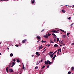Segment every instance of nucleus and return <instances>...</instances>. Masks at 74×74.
Returning a JSON list of instances; mask_svg holds the SVG:
<instances>
[{
    "label": "nucleus",
    "mask_w": 74,
    "mask_h": 74,
    "mask_svg": "<svg viewBox=\"0 0 74 74\" xmlns=\"http://www.w3.org/2000/svg\"><path fill=\"white\" fill-rule=\"evenodd\" d=\"M11 64H12V65L11 66ZM15 63L14 62H12V63H10L8 65L9 67L8 68L10 69V66H11V67H13L14 66V65H15Z\"/></svg>",
    "instance_id": "obj_1"
},
{
    "label": "nucleus",
    "mask_w": 74,
    "mask_h": 74,
    "mask_svg": "<svg viewBox=\"0 0 74 74\" xmlns=\"http://www.w3.org/2000/svg\"><path fill=\"white\" fill-rule=\"evenodd\" d=\"M45 64H51L52 63V62H50L49 60H47L45 62Z\"/></svg>",
    "instance_id": "obj_2"
},
{
    "label": "nucleus",
    "mask_w": 74,
    "mask_h": 74,
    "mask_svg": "<svg viewBox=\"0 0 74 74\" xmlns=\"http://www.w3.org/2000/svg\"><path fill=\"white\" fill-rule=\"evenodd\" d=\"M27 41V39H25L22 40V42L23 44H24V43H25V42H26Z\"/></svg>",
    "instance_id": "obj_3"
},
{
    "label": "nucleus",
    "mask_w": 74,
    "mask_h": 74,
    "mask_svg": "<svg viewBox=\"0 0 74 74\" xmlns=\"http://www.w3.org/2000/svg\"><path fill=\"white\" fill-rule=\"evenodd\" d=\"M39 53H38V52H37L36 53V55H38V56H36V57H38V56H40V54H39Z\"/></svg>",
    "instance_id": "obj_4"
},
{
    "label": "nucleus",
    "mask_w": 74,
    "mask_h": 74,
    "mask_svg": "<svg viewBox=\"0 0 74 74\" xmlns=\"http://www.w3.org/2000/svg\"><path fill=\"white\" fill-rule=\"evenodd\" d=\"M9 72H10V73H11V72H14V71L12 69H10L9 70Z\"/></svg>",
    "instance_id": "obj_5"
},
{
    "label": "nucleus",
    "mask_w": 74,
    "mask_h": 74,
    "mask_svg": "<svg viewBox=\"0 0 74 74\" xmlns=\"http://www.w3.org/2000/svg\"><path fill=\"white\" fill-rule=\"evenodd\" d=\"M43 37L45 38H48V35L47 34H46Z\"/></svg>",
    "instance_id": "obj_6"
},
{
    "label": "nucleus",
    "mask_w": 74,
    "mask_h": 74,
    "mask_svg": "<svg viewBox=\"0 0 74 74\" xmlns=\"http://www.w3.org/2000/svg\"><path fill=\"white\" fill-rule=\"evenodd\" d=\"M36 38L37 39H39V40H41V38L40 37V36H36Z\"/></svg>",
    "instance_id": "obj_7"
},
{
    "label": "nucleus",
    "mask_w": 74,
    "mask_h": 74,
    "mask_svg": "<svg viewBox=\"0 0 74 74\" xmlns=\"http://www.w3.org/2000/svg\"><path fill=\"white\" fill-rule=\"evenodd\" d=\"M58 46H58V45L56 44H55L54 45V47H55V48H56V47H58Z\"/></svg>",
    "instance_id": "obj_8"
},
{
    "label": "nucleus",
    "mask_w": 74,
    "mask_h": 74,
    "mask_svg": "<svg viewBox=\"0 0 74 74\" xmlns=\"http://www.w3.org/2000/svg\"><path fill=\"white\" fill-rule=\"evenodd\" d=\"M62 37L63 38H66V35H62Z\"/></svg>",
    "instance_id": "obj_9"
},
{
    "label": "nucleus",
    "mask_w": 74,
    "mask_h": 74,
    "mask_svg": "<svg viewBox=\"0 0 74 74\" xmlns=\"http://www.w3.org/2000/svg\"><path fill=\"white\" fill-rule=\"evenodd\" d=\"M50 56L51 58H53V55L51 54L50 55Z\"/></svg>",
    "instance_id": "obj_10"
},
{
    "label": "nucleus",
    "mask_w": 74,
    "mask_h": 74,
    "mask_svg": "<svg viewBox=\"0 0 74 74\" xmlns=\"http://www.w3.org/2000/svg\"><path fill=\"white\" fill-rule=\"evenodd\" d=\"M62 12H63V13H65V12H66V11L64 10H62Z\"/></svg>",
    "instance_id": "obj_11"
},
{
    "label": "nucleus",
    "mask_w": 74,
    "mask_h": 74,
    "mask_svg": "<svg viewBox=\"0 0 74 74\" xmlns=\"http://www.w3.org/2000/svg\"><path fill=\"white\" fill-rule=\"evenodd\" d=\"M74 67L72 66V67L71 68V70L72 71H73L74 70Z\"/></svg>",
    "instance_id": "obj_12"
},
{
    "label": "nucleus",
    "mask_w": 74,
    "mask_h": 74,
    "mask_svg": "<svg viewBox=\"0 0 74 74\" xmlns=\"http://www.w3.org/2000/svg\"><path fill=\"white\" fill-rule=\"evenodd\" d=\"M10 56L11 57H12L13 56V54H12V53H10Z\"/></svg>",
    "instance_id": "obj_13"
},
{
    "label": "nucleus",
    "mask_w": 74,
    "mask_h": 74,
    "mask_svg": "<svg viewBox=\"0 0 74 74\" xmlns=\"http://www.w3.org/2000/svg\"><path fill=\"white\" fill-rule=\"evenodd\" d=\"M16 60H17V62H18V63H19V62H20V61H19V59H17Z\"/></svg>",
    "instance_id": "obj_14"
},
{
    "label": "nucleus",
    "mask_w": 74,
    "mask_h": 74,
    "mask_svg": "<svg viewBox=\"0 0 74 74\" xmlns=\"http://www.w3.org/2000/svg\"><path fill=\"white\" fill-rule=\"evenodd\" d=\"M51 32H52V33H56V30H52L51 31Z\"/></svg>",
    "instance_id": "obj_15"
},
{
    "label": "nucleus",
    "mask_w": 74,
    "mask_h": 74,
    "mask_svg": "<svg viewBox=\"0 0 74 74\" xmlns=\"http://www.w3.org/2000/svg\"><path fill=\"white\" fill-rule=\"evenodd\" d=\"M55 57H56V55H55L52 58V60H53L55 58Z\"/></svg>",
    "instance_id": "obj_16"
},
{
    "label": "nucleus",
    "mask_w": 74,
    "mask_h": 74,
    "mask_svg": "<svg viewBox=\"0 0 74 74\" xmlns=\"http://www.w3.org/2000/svg\"><path fill=\"white\" fill-rule=\"evenodd\" d=\"M52 35L53 36H54V37H56V35H55V34L53 33L52 34Z\"/></svg>",
    "instance_id": "obj_17"
},
{
    "label": "nucleus",
    "mask_w": 74,
    "mask_h": 74,
    "mask_svg": "<svg viewBox=\"0 0 74 74\" xmlns=\"http://www.w3.org/2000/svg\"><path fill=\"white\" fill-rule=\"evenodd\" d=\"M31 1H32V4H33V3H34V0H32Z\"/></svg>",
    "instance_id": "obj_18"
},
{
    "label": "nucleus",
    "mask_w": 74,
    "mask_h": 74,
    "mask_svg": "<svg viewBox=\"0 0 74 74\" xmlns=\"http://www.w3.org/2000/svg\"><path fill=\"white\" fill-rule=\"evenodd\" d=\"M51 35V34H49V33L47 34V36H50Z\"/></svg>",
    "instance_id": "obj_19"
},
{
    "label": "nucleus",
    "mask_w": 74,
    "mask_h": 74,
    "mask_svg": "<svg viewBox=\"0 0 74 74\" xmlns=\"http://www.w3.org/2000/svg\"><path fill=\"white\" fill-rule=\"evenodd\" d=\"M44 67H45V65H44L42 67V68H41V69H42L44 68Z\"/></svg>",
    "instance_id": "obj_20"
},
{
    "label": "nucleus",
    "mask_w": 74,
    "mask_h": 74,
    "mask_svg": "<svg viewBox=\"0 0 74 74\" xmlns=\"http://www.w3.org/2000/svg\"><path fill=\"white\" fill-rule=\"evenodd\" d=\"M8 67H7L6 68V70L7 73H8Z\"/></svg>",
    "instance_id": "obj_21"
},
{
    "label": "nucleus",
    "mask_w": 74,
    "mask_h": 74,
    "mask_svg": "<svg viewBox=\"0 0 74 74\" xmlns=\"http://www.w3.org/2000/svg\"><path fill=\"white\" fill-rule=\"evenodd\" d=\"M52 53H53V52L50 51V52H49V55H51L52 54ZM50 53H51V54H50Z\"/></svg>",
    "instance_id": "obj_22"
},
{
    "label": "nucleus",
    "mask_w": 74,
    "mask_h": 74,
    "mask_svg": "<svg viewBox=\"0 0 74 74\" xmlns=\"http://www.w3.org/2000/svg\"><path fill=\"white\" fill-rule=\"evenodd\" d=\"M59 32V30H58L56 31L55 33H58V32Z\"/></svg>",
    "instance_id": "obj_23"
},
{
    "label": "nucleus",
    "mask_w": 74,
    "mask_h": 74,
    "mask_svg": "<svg viewBox=\"0 0 74 74\" xmlns=\"http://www.w3.org/2000/svg\"><path fill=\"white\" fill-rule=\"evenodd\" d=\"M39 64V63H38V62L37 61L36 64V65H38Z\"/></svg>",
    "instance_id": "obj_24"
},
{
    "label": "nucleus",
    "mask_w": 74,
    "mask_h": 74,
    "mask_svg": "<svg viewBox=\"0 0 74 74\" xmlns=\"http://www.w3.org/2000/svg\"><path fill=\"white\" fill-rule=\"evenodd\" d=\"M25 69L24 70H25L26 69L25 68V67H24V65H23V69Z\"/></svg>",
    "instance_id": "obj_25"
},
{
    "label": "nucleus",
    "mask_w": 74,
    "mask_h": 74,
    "mask_svg": "<svg viewBox=\"0 0 74 74\" xmlns=\"http://www.w3.org/2000/svg\"><path fill=\"white\" fill-rule=\"evenodd\" d=\"M71 72H70V71H69V72H68V74H71Z\"/></svg>",
    "instance_id": "obj_26"
},
{
    "label": "nucleus",
    "mask_w": 74,
    "mask_h": 74,
    "mask_svg": "<svg viewBox=\"0 0 74 74\" xmlns=\"http://www.w3.org/2000/svg\"><path fill=\"white\" fill-rule=\"evenodd\" d=\"M70 34V33H67V36H68V37H69V34Z\"/></svg>",
    "instance_id": "obj_27"
},
{
    "label": "nucleus",
    "mask_w": 74,
    "mask_h": 74,
    "mask_svg": "<svg viewBox=\"0 0 74 74\" xmlns=\"http://www.w3.org/2000/svg\"><path fill=\"white\" fill-rule=\"evenodd\" d=\"M57 40H58L59 41H60V40H59V38H57Z\"/></svg>",
    "instance_id": "obj_28"
},
{
    "label": "nucleus",
    "mask_w": 74,
    "mask_h": 74,
    "mask_svg": "<svg viewBox=\"0 0 74 74\" xmlns=\"http://www.w3.org/2000/svg\"><path fill=\"white\" fill-rule=\"evenodd\" d=\"M38 66H36L35 67V69H38Z\"/></svg>",
    "instance_id": "obj_29"
},
{
    "label": "nucleus",
    "mask_w": 74,
    "mask_h": 74,
    "mask_svg": "<svg viewBox=\"0 0 74 74\" xmlns=\"http://www.w3.org/2000/svg\"><path fill=\"white\" fill-rule=\"evenodd\" d=\"M73 25H74V23H72L71 24V26H73Z\"/></svg>",
    "instance_id": "obj_30"
},
{
    "label": "nucleus",
    "mask_w": 74,
    "mask_h": 74,
    "mask_svg": "<svg viewBox=\"0 0 74 74\" xmlns=\"http://www.w3.org/2000/svg\"><path fill=\"white\" fill-rule=\"evenodd\" d=\"M45 30V29H43L41 31V32H43V31H44Z\"/></svg>",
    "instance_id": "obj_31"
},
{
    "label": "nucleus",
    "mask_w": 74,
    "mask_h": 74,
    "mask_svg": "<svg viewBox=\"0 0 74 74\" xmlns=\"http://www.w3.org/2000/svg\"><path fill=\"white\" fill-rule=\"evenodd\" d=\"M23 37H26V36H27V35H23Z\"/></svg>",
    "instance_id": "obj_32"
},
{
    "label": "nucleus",
    "mask_w": 74,
    "mask_h": 74,
    "mask_svg": "<svg viewBox=\"0 0 74 74\" xmlns=\"http://www.w3.org/2000/svg\"><path fill=\"white\" fill-rule=\"evenodd\" d=\"M59 51H58L57 53V55H59Z\"/></svg>",
    "instance_id": "obj_33"
},
{
    "label": "nucleus",
    "mask_w": 74,
    "mask_h": 74,
    "mask_svg": "<svg viewBox=\"0 0 74 74\" xmlns=\"http://www.w3.org/2000/svg\"><path fill=\"white\" fill-rule=\"evenodd\" d=\"M70 19H71V17H70L69 18H68V19H69V20H70Z\"/></svg>",
    "instance_id": "obj_34"
},
{
    "label": "nucleus",
    "mask_w": 74,
    "mask_h": 74,
    "mask_svg": "<svg viewBox=\"0 0 74 74\" xmlns=\"http://www.w3.org/2000/svg\"><path fill=\"white\" fill-rule=\"evenodd\" d=\"M44 42V40H42V41H41V42H42V43H43V42Z\"/></svg>",
    "instance_id": "obj_35"
},
{
    "label": "nucleus",
    "mask_w": 74,
    "mask_h": 74,
    "mask_svg": "<svg viewBox=\"0 0 74 74\" xmlns=\"http://www.w3.org/2000/svg\"><path fill=\"white\" fill-rule=\"evenodd\" d=\"M50 43H53V42L52 41H51L50 42Z\"/></svg>",
    "instance_id": "obj_36"
},
{
    "label": "nucleus",
    "mask_w": 74,
    "mask_h": 74,
    "mask_svg": "<svg viewBox=\"0 0 74 74\" xmlns=\"http://www.w3.org/2000/svg\"><path fill=\"white\" fill-rule=\"evenodd\" d=\"M54 41H55V42L56 41V39H54Z\"/></svg>",
    "instance_id": "obj_37"
},
{
    "label": "nucleus",
    "mask_w": 74,
    "mask_h": 74,
    "mask_svg": "<svg viewBox=\"0 0 74 74\" xmlns=\"http://www.w3.org/2000/svg\"><path fill=\"white\" fill-rule=\"evenodd\" d=\"M47 45H48V47H49V46H50V45L48 44Z\"/></svg>",
    "instance_id": "obj_38"
},
{
    "label": "nucleus",
    "mask_w": 74,
    "mask_h": 74,
    "mask_svg": "<svg viewBox=\"0 0 74 74\" xmlns=\"http://www.w3.org/2000/svg\"><path fill=\"white\" fill-rule=\"evenodd\" d=\"M60 52H61L62 51V50H61V49H60Z\"/></svg>",
    "instance_id": "obj_39"
},
{
    "label": "nucleus",
    "mask_w": 74,
    "mask_h": 74,
    "mask_svg": "<svg viewBox=\"0 0 74 74\" xmlns=\"http://www.w3.org/2000/svg\"><path fill=\"white\" fill-rule=\"evenodd\" d=\"M63 32H64V33H66V32H64V31L63 30Z\"/></svg>",
    "instance_id": "obj_40"
},
{
    "label": "nucleus",
    "mask_w": 74,
    "mask_h": 74,
    "mask_svg": "<svg viewBox=\"0 0 74 74\" xmlns=\"http://www.w3.org/2000/svg\"><path fill=\"white\" fill-rule=\"evenodd\" d=\"M13 62H15V59H13Z\"/></svg>",
    "instance_id": "obj_41"
},
{
    "label": "nucleus",
    "mask_w": 74,
    "mask_h": 74,
    "mask_svg": "<svg viewBox=\"0 0 74 74\" xmlns=\"http://www.w3.org/2000/svg\"><path fill=\"white\" fill-rule=\"evenodd\" d=\"M49 65L48 66H47V68H49Z\"/></svg>",
    "instance_id": "obj_42"
},
{
    "label": "nucleus",
    "mask_w": 74,
    "mask_h": 74,
    "mask_svg": "<svg viewBox=\"0 0 74 74\" xmlns=\"http://www.w3.org/2000/svg\"><path fill=\"white\" fill-rule=\"evenodd\" d=\"M15 46H16V47H19V45H16Z\"/></svg>",
    "instance_id": "obj_43"
},
{
    "label": "nucleus",
    "mask_w": 74,
    "mask_h": 74,
    "mask_svg": "<svg viewBox=\"0 0 74 74\" xmlns=\"http://www.w3.org/2000/svg\"><path fill=\"white\" fill-rule=\"evenodd\" d=\"M58 52V51L56 50V51H55V52H54V53H56V52Z\"/></svg>",
    "instance_id": "obj_44"
},
{
    "label": "nucleus",
    "mask_w": 74,
    "mask_h": 74,
    "mask_svg": "<svg viewBox=\"0 0 74 74\" xmlns=\"http://www.w3.org/2000/svg\"><path fill=\"white\" fill-rule=\"evenodd\" d=\"M60 30L61 31H62V32H63V30L61 29H60Z\"/></svg>",
    "instance_id": "obj_45"
},
{
    "label": "nucleus",
    "mask_w": 74,
    "mask_h": 74,
    "mask_svg": "<svg viewBox=\"0 0 74 74\" xmlns=\"http://www.w3.org/2000/svg\"><path fill=\"white\" fill-rule=\"evenodd\" d=\"M40 62H41V61H39V63H40Z\"/></svg>",
    "instance_id": "obj_46"
},
{
    "label": "nucleus",
    "mask_w": 74,
    "mask_h": 74,
    "mask_svg": "<svg viewBox=\"0 0 74 74\" xmlns=\"http://www.w3.org/2000/svg\"><path fill=\"white\" fill-rule=\"evenodd\" d=\"M55 53V52H54V53H53V54H52L53 55H54V54Z\"/></svg>",
    "instance_id": "obj_47"
},
{
    "label": "nucleus",
    "mask_w": 74,
    "mask_h": 74,
    "mask_svg": "<svg viewBox=\"0 0 74 74\" xmlns=\"http://www.w3.org/2000/svg\"><path fill=\"white\" fill-rule=\"evenodd\" d=\"M71 45H74V43H72L71 44Z\"/></svg>",
    "instance_id": "obj_48"
},
{
    "label": "nucleus",
    "mask_w": 74,
    "mask_h": 74,
    "mask_svg": "<svg viewBox=\"0 0 74 74\" xmlns=\"http://www.w3.org/2000/svg\"><path fill=\"white\" fill-rule=\"evenodd\" d=\"M71 7H72V8H74V5H73V6H72Z\"/></svg>",
    "instance_id": "obj_49"
},
{
    "label": "nucleus",
    "mask_w": 74,
    "mask_h": 74,
    "mask_svg": "<svg viewBox=\"0 0 74 74\" xmlns=\"http://www.w3.org/2000/svg\"><path fill=\"white\" fill-rule=\"evenodd\" d=\"M46 50V49L45 50L43 51V52H45Z\"/></svg>",
    "instance_id": "obj_50"
},
{
    "label": "nucleus",
    "mask_w": 74,
    "mask_h": 74,
    "mask_svg": "<svg viewBox=\"0 0 74 74\" xmlns=\"http://www.w3.org/2000/svg\"><path fill=\"white\" fill-rule=\"evenodd\" d=\"M61 43L62 44H63V42H61Z\"/></svg>",
    "instance_id": "obj_51"
},
{
    "label": "nucleus",
    "mask_w": 74,
    "mask_h": 74,
    "mask_svg": "<svg viewBox=\"0 0 74 74\" xmlns=\"http://www.w3.org/2000/svg\"><path fill=\"white\" fill-rule=\"evenodd\" d=\"M47 41H44V42H45H45H46Z\"/></svg>",
    "instance_id": "obj_52"
},
{
    "label": "nucleus",
    "mask_w": 74,
    "mask_h": 74,
    "mask_svg": "<svg viewBox=\"0 0 74 74\" xmlns=\"http://www.w3.org/2000/svg\"><path fill=\"white\" fill-rule=\"evenodd\" d=\"M42 61H43V60H42H42H41V62H42Z\"/></svg>",
    "instance_id": "obj_53"
},
{
    "label": "nucleus",
    "mask_w": 74,
    "mask_h": 74,
    "mask_svg": "<svg viewBox=\"0 0 74 74\" xmlns=\"http://www.w3.org/2000/svg\"><path fill=\"white\" fill-rule=\"evenodd\" d=\"M45 48H46V47H45V48L43 49L44 50V49H45Z\"/></svg>",
    "instance_id": "obj_54"
},
{
    "label": "nucleus",
    "mask_w": 74,
    "mask_h": 74,
    "mask_svg": "<svg viewBox=\"0 0 74 74\" xmlns=\"http://www.w3.org/2000/svg\"><path fill=\"white\" fill-rule=\"evenodd\" d=\"M40 49H41V48H39V49H38V50H40Z\"/></svg>",
    "instance_id": "obj_55"
},
{
    "label": "nucleus",
    "mask_w": 74,
    "mask_h": 74,
    "mask_svg": "<svg viewBox=\"0 0 74 74\" xmlns=\"http://www.w3.org/2000/svg\"><path fill=\"white\" fill-rule=\"evenodd\" d=\"M59 50L60 49H58V51L59 52Z\"/></svg>",
    "instance_id": "obj_56"
},
{
    "label": "nucleus",
    "mask_w": 74,
    "mask_h": 74,
    "mask_svg": "<svg viewBox=\"0 0 74 74\" xmlns=\"http://www.w3.org/2000/svg\"><path fill=\"white\" fill-rule=\"evenodd\" d=\"M7 49H8V50L9 49V48L7 47Z\"/></svg>",
    "instance_id": "obj_57"
},
{
    "label": "nucleus",
    "mask_w": 74,
    "mask_h": 74,
    "mask_svg": "<svg viewBox=\"0 0 74 74\" xmlns=\"http://www.w3.org/2000/svg\"><path fill=\"white\" fill-rule=\"evenodd\" d=\"M63 49H65V48H64V47H63Z\"/></svg>",
    "instance_id": "obj_58"
},
{
    "label": "nucleus",
    "mask_w": 74,
    "mask_h": 74,
    "mask_svg": "<svg viewBox=\"0 0 74 74\" xmlns=\"http://www.w3.org/2000/svg\"><path fill=\"white\" fill-rule=\"evenodd\" d=\"M33 56H34V55H32V57H33Z\"/></svg>",
    "instance_id": "obj_59"
},
{
    "label": "nucleus",
    "mask_w": 74,
    "mask_h": 74,
    "mask_svg": "<svg viewBox=\"0 0 74 74\" xmlns=\"http://www.w3.org/2000/svg\"><path fill=\"white\" fill-rule=\"evenodd\" d=\"M37 42H39V41H37Z\"/></svg>",
    "instance_id": "obj_60"
},
{
    "label": "nucleus",
    "mask_w": 74,
    "mask_h": 74,
    "mask_svg": "<svg viewBox=\"0 0 74 74\" xmlns=\"http://www.w3.org/2000/svg\"><path fill=\"white\" fill-rule=\"evenodd\" d=\"M38 48H41V47H40V46H39Z\"/></svg>",
    "instance_id": "obj_61"
},
{
    "label": "nucleus",
    "mask_w": 74,
    "mask_h": 74,
    "mask_svg": "<svg viewBox=\"0 0 74 74\" xmlns=\"http://www.w3.org/2000/svg\"><path fill=\"white\" fill-rule=\"evenodd\" d=\"M60 47H61V46H62V45H60Z\"/></svg>",
    "instance_id": "obj_62"
},
{
    "label": "nucleus",
    "mask_w": 74,
    "mask_h": 74,
    "mask_svg": "<svg viewBox=\"0 0 74 74\" xmlns=\"http://www.w3.org/2000/svg\"><path fill=\"white\" fill-rule=\"evenodd\" d=\"M54 38H56V37H54Z\"/></svg>",
    "instance_id": "obj_63"
},
{
    "label": "nucleus",
    "mask_w": 74,
    "mask_h": 74,
    "mask_svg": "<svg viewBox=\"0 0 74 74\" xmlns=\"http://www.w3.org/2000/svg\"><path fill=\"white\" fill-rule=\"evenodd\" d=\"M42 45H41L40 47H41H41H42Z\"/></svg>",
    "instance_id": "obj_64"
}]
</instances>
